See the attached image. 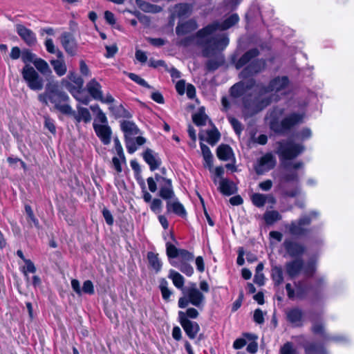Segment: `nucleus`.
<instances>
[{"mask_svg": "<svg viewBox=\"0 0 354 354\" xmlns=\"http://www.w3.org/2000/svg\"><path fill=\"white\" fill-rule=\"evenodd\" d=\"M277 145L278 147L276 153L279 155L284 169L280 177V188L285 196L295 198L301 194L299 177L297 170L303 168L304 164L301 161L290 162L287 160L297 158L303 152L304 147L290 140H281Z\"/></svg>", "mask_w": 354, "mask_h": 354, "instance_id": "1", "label": "nucleus"}, {"mask_svg": "<svg viewBox=\"0 0 354 354\" xmlns=\"http://www.w3.org/2000/svg\"><path fill=\"white\" fill-rule=\"evenodd\" d=\"M239 20L238 15L232 14L223 23L214 22L197 32L198 43L204 47L205 57H209L226 48L229 44L228 38L223 33H216V30L229 29L238 23Z\"/></svg>", "mask_w": 354, "mask_h": 354, "instance_id": "2", "label": "nucleus"}, {"mask_svg": "<svg viewBox=\"0 0 354 354\" xmlns=\"http://www.w3.org/2000/svg\"><path fill=\"white\" fill-rule=\"evenodd\" d=\"M289 80L286 76L272 79L268 86L258 84L255 87L257 95L250 102L244 99V109L248 115H252L268 106L272 101H278L280 95H286L288 91Z\"/></svg>", "mask_w": 354, "mask_h": 354, "instance_id": "3", "label": "nucleus"}, {"mask_svg": "<svg viewBox=\"0 0 354 354\" xmlns=\"http://www.w3.org/2000/svg\"><path fill=\"white\" fill-rule=\"evenodd\" d=\"M283 113L284 109L280 107L274 108L270 113V129L279 134L287 133L293 127L301 124L305 118L304 113L293 112L279 120Z\"/></svg>", "mask_w": 354, "mask_h": 354, "instance_id": "4", "label": "nucleus"}, {"mask_svg": "<svg viewBox=\"0 0 354 354\" xmlns=\"http://www.w3.org/2000/svg\"><path fill=\"white\" fill-rule=\"evenodd\" d=\"M259 54L257 48H252L245 53L236 62L235 66L239 69L245 65H248L241 72L240 76L243 78H248L259 72L265 67L266 62L262 59H254Z\"/></svg>", "mask_w": 354, "mask_h": 354, "instance_id": "5", "label": "nucleus"}, {"mask_svg": "<svg viewBox=\"0 0 354 354\" xmlns=\"http://www.w3.org/2000/svg\"><path fill=\"white\" fill-rule=\"evenodd\" d=\"M319 216V213L315 211L309 212L299 217L297 220L292 221L290 223L285 225L289 233L295 236H309L314 227H308L312 221Z\"/></svg>", "mask_w": 354, "mask_h": 354, "instance_id": "6", "label": "nucleus"}, {"mask_svg": "<svg viewBox=\"0 0 354 354\" xmlns=\"http://www.w3.org/2000/svg\"><path fill=\"white\" fill-rule=\"evenodd\" d=\"M324 283V278H319L317 280L315 286L311 287L306 279H303L294 282L295 289L290 283H287L286 285V290L289 299H303L306 297L310 290L313 291L315 295H317Z\"/></svg>", "mask_w": 354, "mask_h": 354, "instance_id": "7", "label": "nucleus"}, {"mask_svg": "<svg viewBox=\"0 0 354 354\" xmlns=\"http://www.w3.org/2000/svg\"><path fill=\"white\" fill-rule=\"evenodd\" d=\"M91 110L96 116L93 122V128L97 136L102 141L107 145L110 142V128L108 126V120L98 105L90 106Z\"/></svg>", "mask_w": 354, "mask_h": 354, "instance_id": "8", "label": "nucleus"}, {"mask_svg": "<svg viewBox=\"0 0 354 354\" xmlns=\"http://www.w3.org/2000/svg\"><path fill=\"white\" fill-rule=\"evenodd\" d=\"M184 297L178 299V306L180 308H186L189 304L201 308L205 303L204 295L197 288L196 283H191L189 287L183 290Z\"/></svg>", "mask_w": 354, "mask_h": 354, "instance_id": "9", "label": "nucleus"}, {"mask_svg": "<svg viewBox=\"0 0 354 354\" xmlns=\"http://www.w3.org/2000/svg\"><path fill=\"white\" fill-rule=\"evenodd\" d=\"M120 129L124 133L128 153H133L136 151V148L133 145L131 138L140 134V129L133 122L129 120L122 121L120 122Z\"/></svg>", "mask_w": 354, "mask_h": 354, "instance_id": "10", "label": "nucleus"}, {"mask_svg": "<svg viewBox=\"0 0 354 354\" xmlns=\"http://www.w3.org/2000/svg\"><path fill=\"white\" fill-rule=\"evenodd\" d=\"M21 73L23 78L31 90L40 91L43 88L44 80L32 66L26 64Z\"/></svg>", "mask_w": 354, "mask_h": 354, "instance_id": "11", "label": "nucleus"}, {"mask_svg": "<svg viewBox=\"0 0 354 354\" xmlns=\"http://www.w3.org/2000/svg\"><path fill=\"white\" fill-rule=\"evenodd\" d=\"M255 86V81L253 79H250L246 81L239 82L234 85H233L230 88V94L234 97H239L241 96L244 95L243 98V104H244V99L247 97L250 102H252L255 97L257 95V93L255 94L254 97L252 95H247L248 92L252 89ZM256 93V91L254 90Z\"/></svg>", "mask_w": 354, "mask_h": 354, "instance_id": "12", "label": "nucleus"}, {"mask_svg": "<svg viewBox=\"0 0 354 354\" xmlns=\"http://www.w3.org/2000/svg\"><path fill=\"white\" fill-rule=\"evenodd\" d=\"M156 180L159 186L158 196L167 202L176 197L171 180L156 174Z\"/></svg>", "mask_w": 354, "mask_h": 354, "instance_id": "13", "label": "nucleus"}, {"mask_svg": "<svg viewBox=\"0 0 354 354\" xmlns=\"http://www.w3.org/2000/svg\"><path fill=\"white\" fill-rule=\"evenodd\" d=\"M68 100V95L62 91L47 97V102L50 101L54 104L55 109L64 114L68 115L72 113V109L66 103Z\"/></svg>", "mask_w": 354, "mask_h": 354, "instance_id": "14", "label": "nucleus"}, {"mask_svg": "<svg viewBox=\"0 0 354 354\" xmlns=\"http://www.w3.org/2000/svg\"><path fill=\"white\" fill-rule=\"evenodd\" d=\"M276 165V158L271 153H267L261 157L254 167L257 174L261 175L271 170Z\"/></svg>", "mask_w": 354, "mask_h": 354, "instance_id": "15", "label": "nucleus"}, {"mask_svg": "<svg viewBox=\"0 0 354 354\" xmlns=\"http://www.w3.org/2000/svg\"><path fill=\"white\" fill-rule=\"evenodd\" d=\"M283 246L289 257L297 258L302 256L305 252V247L291 239H286L283 243Z\"/></svg>", "mask_w": 354, "mask_h": 354, "instance_id": "16", "label": "nucleus"}, {"mask_svg": "<svg viewBox=\"0 0 354 354\" xmlns=\"http://www.w3.org/2000/svg\"><path fill=\"white\" fill-rule=\"evenodd\" d=\"M16 31L21 39L28 46H33L37 44L35 32L22 24L16 25Z\"/></svg>", "mask_w": 354, "mask_h": 354, "instance_id": "17", "label": "nucleus"}, {"mask_svg": "<svg viewBox=\"0 0 354 354\" xmlns=\"http://www.w3.org/2000/svg\"><path fill=\"white\" fill-rule=\"evenodd\" d=\"M142 158L149 165L151 171H154L160 167L162 160L158 153L147 148L142 153Z\"/></svg>", "mask_w": 354, "mask_h": 354, "instance_id": "18", "label": "nucleus"}, {"mask_svg": "<svg viewBox=\"0 0 354 354\" xmlns=\"http://www.w3.org/2000/svg\"><path fill=\"white\" fill-rule=\"evenodd\" d=\"M59 39L66 52L70 55H75L77 52V44L74 37L69 32H64Z\"/></svg>", "mask_w": 354, "mask_h": 354, "instance_id": "19", "label": "nucleus"}, {"mask_svg": "<svg viewBox=\"0 0 354 354\" xmlns=\"http://www.w3.org/2000/svg\"><path fill=\"white\" fill-rule=\"evenodd\" d=\"M115 149L118 156L112 158V163L118 172H121L122 165H126V159L122 147L118 138H114Z\"/></svg>", "mask_w": 354, "mask_h": 354, "instance_id": "20", "label": "nucleus"}, {"mask_svg": "<svg viewBox=\"0 0 354 354\" xmlns=\"http://www.w3.org/2000/svg\"><path fill=\"white\" fill-rule=\"evenodd\" d=\"M304 268V261L301 258L288 261L285 265L286 274L290 279L298 276Z\"/></svg>", "mask_w": 354, "mask_h": 354, "instance_id": "21", "label": "nucleus"}, {"mask_svg": "<svg viewBox=\"0 0 354 354\" xmlns=\"http://www.w3.org/2000/svg\"><path fill=\"white\" fill-rule=\"evenodd\" d=\"M59 91H61L59 88L58 82L53 80H48L46 85L45 91L38 95V99L41 102L47 105V97Z\"/></svg>", "mask_w": 354, "mask_h": 354, "instance_id": "22", "label": "nucleus"}, {"mask_svg": "<svg viewBox=\"0 0 354 354\" xmlns=\"http://www.w3.org/2000/svg\"><path fill=\"white\" fill-rule=\"evenodd\" d=\"M179 322L188 337L191 339H194L200 330L198 324L194 321L185 320V319Z\"/></svg>", "mask_w": 354, "mask_h": 354, "instance_id": "23", "label": "nucleus"}, {"mask_svg": "<svg viewBox=\"0 0 354 354\" xmlns=\"http://www.w3.org/2000/svg\"><path fill=\"white\" fill-rule=\"evenodd\" d=\"M166 207L168 212H173L181 217L186 216V210L176 196L167 202Z\"/></svg>", "mask_w": 354, "mask_h": 354, "instance_id": "24", "label": "nucleus"}, {"mask_svg": "<svg viewBox=\"0 0 354 354\" xmlns=\"http://www.w3.org/2000/svg\"><path fill=\"white\" fill-rule=\"evenodd\" d=\"M287 320L295 326L302 325L303 311L299 308H293L286 310Z\"/></svg>", "mask_w": 354, "mask_h": 354, "instance_id": "25", "label": "nucleus"}, {"mask_svg": "<svg viewBox=\"0 0 354 354\" xmlns=\"http://www.w3.org/2000/svg\"><path fill=\"white\" fill-rule=\"evenodd\" d=\"M198 28L196 22L190 19L184 23L178 24L176 28V33L178 36L189 34Z\"/></svg>", "mask_w": 354, "mask_h": 354, "instance_id": "26", "label": "nucleus"}, {"mask_svg": "<svg viewBox=\"0 0 354 354\" xmlns=\"http://www.w3.org/2000/svg\"><path fill=\"white\" fill-rule=\"evenodd\" d=\"M218 189L221 194L225 196H230L236 192V185L227 178H221L219 181Z\"/></svg>", "mask_w": 354, "mask_h": 354, "instance_id": "27", "label": "nucleus"}, {"mask_svg": "<svg viewBox=\"0 0 354 354\" xmlns=\"http://www.w3.org/2000/svg\"><path fill=\"white\" fill-rule=\"evenodd\" d=\"M217 157L224 161H228L234 159V153L232 149L227 145H221L216 150Z\"/></svg>", "mask_w": 354, "mask_h": 354, "instance_id": "28", "label": "nucleus"}, {"mask_svg": "<svg viewBox=\"0 0 354 354\" xmlns=\"http://www.w3.org/2000/svg\"><path fill=\"white\" fill-rule=\"evenodd\" d=\"M86 88L89 94L95 100H102V93L101 91V86L100 84L95 81V80H92L90 81L87 85Z\"/></svg>", "mask_w": 354, "mask_h": 354, "instance_id": "29", "label": "nucleus"}, {"mask_svg": "<svg viewBox=\"0 0 354 354\" xmlns=\"http://www.w3.org/2000/svg\"><path fill=\"white\" fill-rule=\"evenodd\" d=\"M168 277L172 280L176 288L183 292V290L185 289V288L183 287L185 284V279L179 272L174 270H170Z\"/></svg>", "mask_w": 354, "mask_h": 354, "instance_id": "30", "label": "nucleus"}, {"mask_svg": "<svg viewBox=\"0 0 354 354\" xmlns=\"http://www.w3.org/2000/svg\"><path fill=\"white\" fill-rule=\"evenodd\" d=\"M136 3L142 11L145 12L157 13L161 11L162 8L156 5L151 4L143 0H136Z\"/></svg>", "mask_w": 354, "mask_h": 354, "instance_id": "31", "label": "nucleus"}, {"mask_svg": "<svg viewBox=\"0 0 354 354\" xmlns=\"http://www.w3.org/2000/svg\"><path fill=\"white\" fill-rule=\"evenodd\" d=\"M208 116L205 114L204 107H201L192 115L194 123L197 126H204L208 120Z\"/></svg>", "mask_w": 354, "mask_h": 354, "instance_id": "32", "label": "nucleus"}, {"mask_svg": "<svg viewBox=\"0 0 354 354\" xmlns=\"http://www.w3.org/2000/svg\"><path fill=\"white\" fill-rule=\"evenodd\" d=\"M35 68L44 75L52 74V71L48 63L43 59L37 57L33 63Z\"/></svg>", "mask_w": 354, "mask_h": 354, "instance_id": "33", "label": "nucleus"}, {"mask_svg": "<svg viewBox=\"0 0 354 354\" xmlns=\"http://www.w3.org/2000/svg\"><path fill=\"white\" fill-rule=\"evenodd\" d=\"M147 259L150 266L156 272H159L162 268V262L158 257V254L153 252L147 253Z\"/></svg>", "mask_w": 354, "mask_h": 354, "instance_id": "34", "label": "nucleus"}, {"mask_svg": "<svg viewBox=\"0 0 354 354\" xmlns=\"http://www.w3.org/2000/svg\"><path fill=\"white\" fill-rule=\"evenodd\" d=\"M192 8L187 3L176 5L174 8L173 15L178 17H185L191 13Z\"/></svg>", "mask_w": 354, "mask_h": 354, "instance_id": "35", "label": "nucleus"}, {"mask_svg": "<svg viewBox=\"0 0 354 354\" xmlns=\"http://www.w3.org/2000/svg\"><path fill=\"white\" fill-rule=\"evenodd\" d=\"M50 62L58 76H62L66 73L67 68L64 59H52Z\"/></svg>", "mask_w": 354, "mask_h": 354, "instance_id": "36", "label": "nucleus"}, {"mask_svg": "<svg viewBox=\"0 0 354 354\" xmlns=\"http://www.w3.org/2000/svg\"><path fill=\"white\" fill-rule=\"evenodd\" d=\"M170 263L188 277H191L194 273V268L188 262L171 261Z\"/></svg>", "mask_w": 354, "mask_h": 354, "instance_id": "37", "label": "nucleus"}, {"mask_svg": "<svg viewBox=\"0 0 354 354\" xmlns=\"http://www.w3.org/2000/svg\"><path fill=\"white\" fill-rule=\"evenodd\" d=\"M271 277L274 286H279L283 281L282 268L280 266L272 267Z\"/></svg>", "mask_w": 354, "mask_h": 354, "instance_id": "38", "label": "nucleus"}, {"mask_svg": "<svg viewBox=\"0 0 354 354\" xmlns=\"http://www.w3.org/2000/svg\"><path fill=\"white\" fill-rule=\"evenodd\" d=\"M112 113L116 118H129L131 117V113L121 104H114L112 106Z\"/></svg>", "mask_w": 354, "mask_h": 354, "instance_id": "39", "label": "nucleus"}, {"mask_svg": "<svg viewBox=\"0 0 354 354\" xmlns=\"http://www.w3.org/2000/svg\"><path fill=\"white\" fill-rule=\"evenodd\" d=\"M199 313L198 310L194 308H189L186 310V312L179 311L178 312V319L179 321H183L184 319L185 320H189V318L196 319L198 317Z\"/></svg>", "mask_w": 354, "mask_h": 354, "instance_id": "40", "label": "nucleus"}, {"mask_svg": "<svg viewBox=\"0 0 354 354\" xmlns=\"http://www.w3.org/2000/svg\"><path fill=\"white\" fill-rule=\"evenodd\" d=\"M281 218V215L275 210L268 211L264 214V220L268 225H272Z\"/></svg>", "mask_w": 354, "mask_h": 354, "instance_id": "41", "label": "nucleus"}, {"mask_svg": "<svg viewBox=\"0 0 354 354\" xmlns=\"http://www.w3.org/2000/svg\"><path fill=\"white\" fill-rule=\"evenodd\" d=\"M159 288L160 290L162 299L169 301V297L172 295V292L168 288V282L165 279H161L160 281Z\"/></svg>", "mask_w": 354, "mask_h": 354, "instance_id": "42", "label": "nucleus"}, {"mask_svg": "<svg viewBox=\"0 0 354 354\" xmlns=\"http://www.w3.org/2000/svg\"><path fill=\"white\" fill-rule=\"evenodd\" d=\"M78 122L84 121L85 123L90 122L91 115L86 108L77 107V115L75 117Z\"/></svg>", "mask_w": 354, "mask_h": 354, "instance_id": "43", "label": "nucleus"}, {"mask_svg": "<svg viewBox=\"0 0 354 354\" xmlns=\"http://www.w3.org/2000/svg\"><path fill=\"white\" fill-rule=\"evenodd\" d=\"M180 250L169 242L166 243V253L169 259L177 258Z\"/></svg>", "mask_w": 354, "mask_h": 354, "instance_id": "44", "label": "nucleus"}, {"mask_svg": "<svg viewBox=\"0 0 354 354\" xmlns=\"http://www.w3.org/2000/svg\"><path fill=\"white\" fill-rule=\"evenodd\" d=\"M207 134V142L211 145H214L219 140L221 137L220 133L216 128L208 131Z\"/></svg>", "mask_w": 354, "mask_h": 354, "instance_id": "45", "label": "nucleus"}, {"mask_svg": "<svg viewBox=\"0 0 354 354\" xmlns=\"http://www.w3.org/2000/svg\"><path fill=\"white\" fill-rule=\"evenodd\" d=\"M266 198L267 196L266 195L259 193L254 194L252 196V201L253 204L258 207L264 206L266 202Z\"/></svg>", "mask_w": 354, "mask_h": 354, "instance_id": "46", "label": "nucleus"}, {"mask_svg": "<svg viewBox=\"0 0 354 354\" xmlns=\"http://www.w3.org/2000/svg\"><path fill=\"white\" fill-rule=\"evenodd\" d=\"M194 42L197 45L201 46V45H200L198 43L197 33L195 35L189 36V37H187L185 38L180 39V41H178L177 44L180 46H188ZM202 47L204 48V47L203 46H202ZM203 52H204V50H203Z\"/></svg>", "mask_w": 354, "mask_h": 354, "instance_id": "47", "label": "nucleus"}, {"mask_svg": "<svg viewBox=\"0 0 354 354\" xmlns=\"http://www.w3.org/2000/svg\"><path fill=\"white\" fill-rule=\"evenodd\" d=\"M279 354H297V351L293 344L288 342L281 347Z\"/></svg>", "mask_w": 354, "mask_h": 354, "instance_id": "48", "label": "nucleus"}, {"mask_svg": "<svg viewBox=\"0 0 354 354\" xmlns=\"http://www.w3.org/2000/svg\"><path fill=\"white\" fill-rule=\"evenodd\" d=\"M37 58V55L29 50H24L21 53V59L26 64L28 62H32L33 64Z\"/></svg>", "mask_w": 354, "mask_h": 354, "instance_id": "49", "label": "nucleus"}, {"mask_svg": "<svg viewBox=\"0 0 354 354\" xmlns=\"http://www.w3.org/2000/svg\"><path fill=\"white\" fill-rule=\"evenodd\" d=\"M306 354H326L323 348H319L315 344H311L305 347Z\"/></svg>", "mask_w": 354, "mask_h": 354, "instance_id": "50", "label": "nucleus"}, {"mask_svg": "<svg viewBox=\"0 0 354 354\" xmlns=\"http://www.w3.org/2000/svg\"><path fill=\"white\" fill-rule=\"evenodd\" d=\"M162 202L159 198H153L150 203V209L155 214H160L162 212Z\"/></svg>", "mask_w": 354, "mask_h": 354, "instance_id": "51", "label": "nucleus"}, {"mask_svg": "<svg viewBox=\"0 0 354 354\" xmlns=\"http://www.w3.org/2000/svg\"><path fill=\"white\" fill-rule=\"evenodd\" d=\"M128 77L132 81H133L134 82L137 83L138 84H139L143 87L148 88H149L151 87L144 79H142L141 77H140L139 75H138L135 73H128Z\"/></svg>", "mask_w": 354, "mask_h": 354, "instance_id": "52", "label": "nucleus"}, {"mask_svg": "<svg viewBox=\"0 0 354 354\" xmlns=\"http://www.w3.org/2000/svg\"><path fill=\"white\" fill-rule=\"evenodd\" d=\"M178 257H179L180 259L179 262H189L192 261L194 259V257L192 252L186 250L181 249Z\"/></svg>", "mask_w": 354, "mask_h": 354, "instance_id": "53", "label": "nucleus"}, {"mask_svg": "<svg viewBox=\"0 0 354 354\" xmlns=\"http://www.w3.org/2000/svg\"><path fill=\"white\" fill-rule=\"evenodd\" d=\"M302 270L306 277H312L316 270L315 263L313 261H309L305 267L304 266Z\"/></svg>", "mask_w": 354, "mask_h": 354, "instance_id": "54", "label": "nucleus"}, {"mask_svg": "<svg viewBox=\"0 0 354 354\" xmlns=\"http://www.w3.org/2000/svg\"><path fill=\"white\" fill-rule=\"evenodd\" d=\"M228 120L230 124L232 126L236 133L240 135L243 131V127L241 122L237 119L233 117H229Z\"/></svg>", "mask_w": 354, "mask_h": 354, "instance_id": "55", "label": "nucleus"}, {"mask_svg": "<svg viewBox=\"0 0 354 354\" xmlns=\"http://www.w3.org/2000/svg\"><path fill=\"white\" fill-rule=\"evenodd\" d=\"M44 127L53 134L56 133V128L53 120L48 116L44 117Z\"/></svg>", "mask_w": 354, "mask_h": 354, "instance_id": "56", "label": "nucleus"}, {"mask_svg": "<svg viewBox=\"0 0 354 354\" xmlns=\"http://www.w3.org/2000/svg\"><path fill=\"white\" fill-rule=\"evenodd\" d=\"M86 293L88 295H92L94 293V287L93 284L90 280H86L84 282L82 288V293Z\"/></svg>", "mask_w": 354, "mask_h": 354, "instance_id": "57", "label": "nucleus"}, {"mask_svg": "<svg viewBox=\"0 0 354 354\" xmlns=\"http://www.w3.org/2000/svg\"><path fill=\"white\" fill-rule=\"evenodd\" d=\"M68 77L75 85L79 86V88H82L83 84H84V81H83V80H82V78L81 77L78 76L77 74H75L74 73H71L68 75Z\"/></svg>", "mask_w": 354, "mask_h": 354, "instance_id": "58", "label": "nucleus"}, {"mask_svg": "<svg viewBox=\"0 0 354 354\" xmlns=\"http://www.w3.org/2000/svg\"><path fill=\"white\" fill-rule=\"evenodd\" d=\"M131 141L136 151L140 147L144 145L146 143L147 139L143 136L138 135L136 138H131Z\"/></svg>", "mask_w": 354, "mask_h": 354, "instance_id": "59", "label": "nucleus"}, {"mask_svg": "<svg viewBox=\"0 0 354 354\" xmlns=\"http://www.w3.org/2000/svg\"><path fill=\"white\" fill-rule=\"evenodd\" d=\"M25 210L29 219L34 223L35 227H39V221L35 218L31 207L26 205L25 206Z\"/></svg>", "mask_w": 354, "mask_h": 354, "instance_id": "60", "label": "nucleus"}, {"mask_svg": "<svg viewBox=\"0 0 354 354\" xmlns=\"http://www.w3.org/2000/svg\"><path fill=\"white\" fill-rule=\"evenodd\" d=\"M254 321L258 324H262L264 323V315L262 310L259 308L254 310Z\"/></svg>", "mask_w": 354, "mask_h": 354, "instance_id": "61", "label": "nucleus"}, {"mask_svg": "<svg viewBox=\"0 0 354 354\" xmlns=\"http://www.w3.org/2000/svg\"><path fill=\"white\" fill-rule=\"evenodd\" d=\"M74 97L77 100L81 102L82 103H83L84 104H86V105H87L88 104V102H90V97L88 96L84 95L83 90H82L80 92H78L77 93H76V95L74 96Z\"/></svg>", "mask_w": 354, "mask_h": 354, "instance_id": "62", "label": "nucleus"}, {"mask_svg": "<svg viewBox=\"0 0 354 354\" xmlns=\"http://www.w3.org/2000/svg\"><path fill=\"white\" fill-rule=\"evenodd\" d=\"M148 187L150 192H155L157 190V181L156 180V177L153 178L152 177H149L147 179Z\"/></svg>", "mask_w": 354, "mask_h": 354, "instance_id": "63", "label": "nucleus"}, {"mask_svg": "<svg viewBox=\"0 0 354 354\" xmlns=\"http://www.w3.org/2000/svg\"><path fill=\"white\" fill-rule=\"evenodd\" d=\"M135 55H136V59L142 64L145 63L147 60V56L146 53L141 50H137L136 51Z\"/></svg>", "mask_w": 354, "mask_h": 354, "instance_id": "64", "label": "nucleus"}]
</instances>
